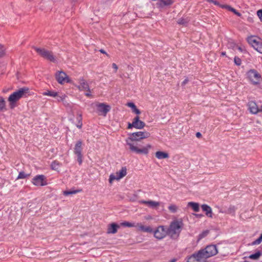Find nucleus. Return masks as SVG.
<instances>
[{"label": "nucleus", "mask_w": 262, "mask_h": 262, "mask_svg": "<svg viewBox=\"0 0 262 262\" xmlns=\"http://www.w3.org/2000/svg\"><path fill=\"white\" fill-rule=\"evenodd\" d=\"M128 136L129 137L126 139L125 141L132 151L138 154L147 155L148 153L149 149L151 147L150 144H147L146 146L140 148L135 142L148 138L150 136L149 133L140 131L130 134Z\"/></svg>", "instance_id": "obj_1"}, {"label": "nucleus", "mask_w": 262, "mask_h": 262, "mask_svg": "<svg viewBox=\"0 0 262 262\" xmlns=\"http://www.w3.org/2000/svg\"><path fill=\"white\" fill-rule=\"evenodd\" d=\"M183 226L181 219L173 220L167 228L168 235L172 239H177L180 236Z\"/></svg>", "instance_id": "obj_2"}, {"label": "nucleus", "mask_w": 262, "mask_h": 262, "mask_svg": "<svg viewBox=\"0 0 262 262\" xmlns=\"http://www.w3.org/2000/svg\"><path fill=\"white\" fill-rule=\"evenodd\" d=\"M29 92V89L25 86L19 89L11 94L8 99L10 108H14L16 106V102L20 99L27 97Z\"/></svg>", "instance_id": "obj_3"}, {"label": "nucleus", "mask_w": 262, "mask_h": 262, "mask_svg": "<svg viewBox=\"0 0 262 262\" xmlns=\"http://www.w3.org/2000/svg\"><path fill=\"white\" fill-rule=\"evenodd\" d=\"M199 251L201 253V256L204 260L208 257L216 255L217 253L216 247L214 245H208L204 249H201Z\"/></svg>", "instance_id": "obj_4"}, {"label": "nucleus", "mask_w": 262, "mask_h": 262, "mask_svg": "<svg viewBox=\"0 0 262 262\" xmlns=\"http://www.w3.org/2000/svg\"><path fill=\"white\" fill-rule=\"evenodd\" d=\"M33 48L42 57L49 60L52 62H56V60L52 51H48L45 49H41L36 47H33Z\"/></svg>", "instance_id": "obj_5"}, {"label": "nucleus", "mask_w": 262, "mask_h": 262, "mask_svg": "<svg viewBox=\"0 0 262 262\" xmlns=\"http://www.w3.org/2000/svg\"><path fill=\"white\" fill-rule=\"evenodd\" d=\"M248 43L258 52L262 54V40L255 36H251L247 38Z\"/></svg>", "instance_id": "obj_6"}, {"label": "nucleus", "mask_w": 262, "mask_h": 262, "mask_svg": "<svg viewBox=\"0 0 262 262\" xmlns=\"http://www.w3.org/2000/svg\"><path fill=\"white\" fill-rule=\"evenodd\" d=\"M247 78L254 85L259 84L261 80L260 74L254 69L249 70L246 73Z\"/></svg>", "instance_id": "obj_7"}, {"label": "nucleus", "mask_w": 262, "mask_h": 262, "mask_svg": "<svg viewBox=\"0 0 262 262\" xmlns=\"http://www.w3.org/2000/svg\"><path fill=\"white\" fill-rule=\"evenodd\" d=\"M82 141L81 140H78L74 148V153L77 156V161L79 165H81L82 162L83 155L82 151L83 149Z\"/></svg>", "instance_id": "obj_8"}, {"label": "nucleus", "mask_w": 262, "mask_h": 262, "mask_svg": "<svg viewBox=\"0 0 262 262\" xmlns=\"http://www.w3.org/2000/svg\"><path fill=\"white\" fill-rule=\"evenodd\" d=\"M168 229L164 226H159L154 231L155 237L159 239H161L168 235Z\"/></svg>", "instance_id": "obj_9"}, {"label": "nucleus", "mask_w": 262, "mask_h": 262, "mask_svg": "<svg viewBox=\"0 0 262 262\" xmlns=\"http://www.w3.org/2000/svg\"><path fill=\"white\" fill-rule=\"evenodd\" d=\"M97 110L99 115L106 116L107 113L110 111V105L104 103H99L96 104Z\"/></svg>", "instance_id": "obj_10"}, {"label": "nucleus", "mask_w": 262, "mask_h": 262, "mask_svg": "<svg viewBox=\"0 0 262 262\" xmlns=\"http://www.w3.org/2000/svg\"><path fill=\"white\" fill-rule=\"evenodd\" d=\"M46 180V178L44 175H37L33 178L32 182L34 185L42 186L47 184Z\"/></svg>", "instance_id": "obj_11"}, {"label": "nucleus", "mask_w": 262, "mask_h": 262, "mask_svg": "<svg viewBox=\"0 0 262 262\" xmlns=\"http://www.w3.org/2000/svg\"><path fill=\"white\" fill-rule=\"evenodd\" d=\"M126 167H122L121 169L119 171L116 172V175H114L112 174L110 176L109 178V182L112 183L113 181L115 180H119L126 174Z\"/></svg>", "instance_id": "obj_12"}, {"label": "nucleus", "mask_w": 262, "mask_h": 262, "mask_svg": "<svg viewBox=\"0 0 262 262\" xmlns=\"http://www.w3.org/2000/svg\"><path fill=\"white\" fill-rule=\"evenodd\" d=\"M56 79L58 83L62 84L64 82L70 83V79L66 73L63 71H58L56 73Z\"/></svg>", "instance_id": "obj_13"}, {"label": "nucleus", "mask_w": 262, "mask_h": 262, "mask_svg": "<svg viewBox=\"0 0 262 262\" xmlns=\"http://www.w3.org/2000/svg\"><path fill=\"white\" fill-rule=\"evenodd\" d=\"M187 262H204V260L201 256V253L199 251L188 257Z\"/></svg>", "instance_id": "obj_14"}, {"label": "nucleus", "mask_w": 262, "mask_h": 262, "mask_svg": "<svg viewBox=\"0 0 262 262\" xmlns=\"http://www.w3.org/2000/svg\"><path fill=\"white\" fill-rule=\"evenodd\" d=\"M248 106L249 110L252 114H256L258 112H262V111H260L261 107L260 108H258L257 104L255 101H249L248 102Z\"/></svg>", "instance_id": "obj_15"}, {"label": "nucleus", "mask_w": 262, "mask_h": 262, "mask_svg": "<svg viewBox=\"0 0 262 262\" xmlns=\"http://www.w3.org/2000/svg\"><path fill=\"white\" fill-rule=\"evenodd\" d=\"M133 121L135 125V128L136 129H141L143 128L145 126V123L143 121L140 120L139 116H136L133 119Z\"/></svg>", "instance_id": "obj_16"}, {"label": "nucleus", "mask_w": 262, "mask_h": 262, "mask_svg": "<svg viewBox=\"0 0 262 262\" xmlns=\"http://www.w3.org/2000/svg\"><path fill=\"white\" fill-rule=\"evenodd\" d=\"M119 227L117 224L113 223L108 225L107 233L115 234L117 232V229Z\"/></svg>", "instance_id": "obj_17"}, {"label": "nucleus", "mask_w": 262, "mask_h": 262, "mask_svg": "<svg viewBox=\"0 0 262 262\" xmlns=\"http://www.w3.org/2000/svg\"><path fill=\"white\" fill-rule=\"evenodd\" d=\"M78 88L80 91H89L90 87L88 83L83 79H81Z\"/></svg>", "instance_id": "obj_18"}, {"label": "nucleus", "mask_w": 262, "mask_h": 262, "mask_svg": "<svg viewBox=\"0 0 262 262\" xmlns=\"http://www.w3.org/2000/svg\"><path fill=\"white\" fill-rule=\"evenodd\" d=\"M203 211L205 212L206 215L209 217H212V212L211 208L207 204H203L201 206Z\"/></svg>", "instance_id": "obj_19"}, {"label": "nucleus", "mask_w": 262, "mask_h": 262, "mask_svg": "<svg viewBox=\"0 0 262 262\" xmlns=\"http://www.w3.org/2000/svg\"><path fill=\"white\" fill-rule=\"evenodd\" d=\"M190 21V19L188 17H183L180 18L177 20V23L183 26H186Z\"/></svg>", "instance_id": "obj_20"}, {"label": "nucleus", "mask_w": 262, "mask_h": 262, "mask_svg": "<svg viewBox=\"0 0 262 262\" xmlns=\"http://www.w3.org/2000/svg\"><path fill=\"white\" fill-rule=\"evenodd\" d=\"M187 206L191 207L195 212H198L200 210V205L198 203L190 202L188 203Z\"/></svg>", "instance_id": "obj_21"}, {"label": "nucleus", "mask_w": 262, "mask_h": 262, "mask_svg": "<svg viewBox=\"0 0 262 262\" xmlns=\"http://www.w3.org/2000/svg\"><path fill=\"white\" fill-rule=\"evenodd\" d=\"M156 157L159 159H163L168 158L169 155L167 152L158 151L156 152Z\"/></svg>", "instance_id": "obj_22"}, {"label": "nucleus", "mask_w": 262, "mask_h": 262, "mask_svg": "<svg viewBox=\"0 0 262 262\" xmlns=\"http://www.w3.org/2000/svg\"><path fill=\"white\" fill-rule=\"evenodd\" d=\"M223 6V9H226L232 12L233 13H234L235 15H236L238 16H241V13L238 12L236 10H235L234 8L231 7L229 5H224Z\"/></svg>", "instance_id": "obj_23"}, {"label": "nucleus", "mask_w": 262, "mask_h": 262, "mask_svg": "<svg viewBox=\"0 0 262 262\" xmlns=\"http://www.w3.org/2000/svg\"><path fill=\"white\" fill-rule=\"evenodd\" d=\"M127 105L132 108L133 112L137 115H139L141 113L140 111L138 109L135 104L133 102H129L127 103Z\"/></svg>", "instance_id": "obj_24"}, {"label": "nucleus", "mask_w": 262, "mask_h": 262, "mask_svg": "<svg viewBox=\"0 0 262 262\" xmlns=\"http://www.w3.org/2000/svg\"><path fill=\"white\" fill-rule=\"evenodd\" d=\"M174 2V0H161L160 5L161 7L170 6Z\"/></svg>", "instance_id": "obj_25"}, {"label": "nucleus", "mask_w": 262, "mask_h": 262, "mask_svg": "<svg viewBox=\"0 0 262 262\" xmlns=\"http://www.w3.org/2000/svg\"><path fill=\"white\" fill-rule=\"evenodd\" d=\"M261 255V252L260 251H258L254 254H251L248 256L250 259L257 260Z\"/></svg>", "instance_id": "obj_26"}, {"label": "nucleus", "mask_w": 262, "mask_h": 262, "mask_svg": "<svg viewBox=\"0 0 262 262\" xmlns=\"http://www.w3.org/2000/svg\"><path fill=\"white\" fill-rule=\"evenodd\" d=\"M60 165L61 164L57 160H54L52 162L51 167L53 170H57Z\"/></svg>", "instance_id": "obj_27"}, {"label": "nucleus", "mask_w": 262, "mask_h": 262, "mask_svg": "<svg viewBox=\"0 0 262 262\" xmlns=\"http://www.w3.org/2000/svg\"><path fill=\"white\" fill-rule=\"evenodd\" d=\"M42 94L43 95L49 96L53 97L57 96V92L51 91H47L44 92Z\"/></svg>", "instance_id": "obj_28"}, {"label": "nucleus", "mask_w": 262, "mask_h": 262, "mask_svg": "<svg viewBox=\"0 0 262 262\" xmlns=\"http://www.w3.org/2000/svg\"><path fill=\"white\" fill-rule=\"evenodd\" d=\"M120 225L123 227H136V224L134 223H130L128 222H124L120 224Z\"/></svg>", "instance_id": "obj_29"}, {"label": "nucleus", "mask_w": 262, "mask_h": 262, "mask_svg": "<svg viewBox=\"0 0 262 262\" xmlns=\"http://www.w3.org/2000/svg\"><path fill=\"white\" fill-rule=\"evenodd\" d=\"M80 190H66L63 191V194L64 195H69L71 194H76L77 192H79Z\"/></svg>", "instance_id": "obj_30"}, {"label": "nucleus", "mask_w": 262, "mask_h": 262, "mask_svg": "<svg viewBox=\"0 0 262 262\" xmlns=\"http://www.w3.org/2000/svg\"><path fill=\"white\" fill-rule=\"evenodd\" d=\"M169 210L172 213H176L178 210V207L174 204H171L168 207Z\"/></svg>", "instance_id": "obj_31"}, {"label": "nucleus", "mask_w": 262, "mask_h": 262, "mask_svg": "<svg viewBox=\"0 0 262 262\" xmlns=\"http://www.w3.org/2000/svg\"><path fill=\"white\" fill-rule=\"evenodd\" d=\"M30 174H26L24 171H20L19 172L18 176H17V179H25L28 176H29Z\"/></svg>", "instance_id": "obj_32"}, {"label": "nucleus", "mask_w": 262, "mask_h": 262, "mask_svg": "<svg viewBox=\"0 0 262 262\" xmlns=\"http://www.w3.org/2000/svg\"><path fill=\"white\" fill-rule=\"evenodd\" d=\"M227 47L229 49L235 50L237 47V45L233 41H229L227 44Z\"/></svg>", "instance_id": "obj_33"}, {"label": "nucleus", "mask_w": 262, "mask_h": 262, "mask_svg": "<svg viewBox=\"0 0 262 262\" xmlns=\"http://www.w3.org/2000/svg\"><path fill=\"white\" fill-rule=\"evenodd\" d=\"M159 205H160L159 202H155V201L151 200V202L149 203V205L148 206V207L152 208H155L159 206Z\"/></svg>", "instance_id": "obj_34"}, {"label": "nucleus", "mask_w": 262, "mask_h": 262, "mask_svg": "<svg viewBox=\"0 0 262 262\" xmlns=\"http://www.w3.org/2000/svg\"><path fill=\"white\" fill-rule=\"evenodd\" d=\"M262 242V233L260 236L252 243V245H258Z\"/></svg>", "instance_id": "obj_35"}, {"label": "nucleus", "mask_w": 262, "mask_h": 262, "mask_svg": "<svg viewBox=\"0 0 262 262\" xmlns=\"http://www.w3.org/2000/svg\"><path fill=\"white\" fill-rule=\"evenodd\" d=\"M5 107V101L2 97H0V111L3 110Z\"/></svg>", "instance_id": "obj_36"}, {"label": "nucleus", "mask_w": 262, "mask_h": 262, "mask_svg": "<svg viewBox=\"0 0 262 262\" xmlns=\"http://www.w3.org/2000/svg\"><path fill=\"white\" fill-rule=\"evenodd\" d=\"M206 1H207V2H208L209 3H212L215 5L218 6L222 8H223V6L224 5H222V4H220V3L216 0H206Z\"/></svg>", "instance_id": "obj_37"}, {"label": "nucleus", "mask_w": 262, "mask_h": 262, "mask_svg": "<svg viewBox=\"0 0 262 262\" xmlns=\"http://www.w3.org/2000/svg\"><path fill=\"white\" fill-rule=\"evenodd\" d=\"M208 233H209V230L204 231L201 234H199V238L202 239V238L206 237L208 235Z\"/></svg>", "instance_id": "obj_38"}, {"label": "nucleus", "mask_w": 262, "mask_h": 262, "mask_svg": "<svg viewBox=\"0 0 262 262\" xmlns=\"http://www.w3.org/2000/svg\"><path fill=\"white\" fill-rule=\"evenodd\" d=\"M234 62L237 66H240L242 64V60L241 58L237 56H235L234 58Z\"/></svg>", "instance_id": "obj_39"}, {"label": "nucleus", "mask_w": 262, "mask_h": 262, "mask_svg": "<svg viewBox=\"0 0 262 262\" xmlns=\"http://www.w3.org/2000/svg\"><path fill=\"white\" fill-rule=\"evenodd\" d=\"M146 227V226H145L142 225L141 223H137L136 224V227H138L139 230H140V231H142L143 232H145Z\"/></svg>", "instance_id": "obj_40"}, {"label": "nucleus", "mask_w": 262, "mask_h": 262, "mask_svg": "<svg viewBox=\"0 0 262 262\" xmlns=\"http://www.w3.org/2000/svg\"><path fill=\"white\" fill-rule=\"evenodd\" d=\"M57 100L58 101H63L65 98H66V95H62L61 96H58V95L57 94Z\"/></svg>", "instance_id": "obj_41"}, {"label": "nucleus", "mask_w": 262, "mask_h": 262, "mask_svg": "<svg viewBox=\"0 0 262 262\" xmlns=\"http://www.w3.org/2000/svg\"><path fill=\"white\" fill-rule=\"evenodd\" d=\"M235 211V207L234 206H230L228 209V212L229 213H234Z\"/></svg>", "instance_id": "obj_42"}, {"label": "nucleus", "mask_w": 262, "mask_h": 262, "mask_svg": "<svg viewBox=\"0 0 262 262\" xmlns=\"http://www.w3.org/2000/svg\"><path fill=\"white\" fill-rule=\"evenodd\" d=\"M257 15L258 16L260 20L262 21V9L258 10L257 11Z\"/></svg>", "instance_id": "obj_43"}, {"label": "nucleus", "mask_w": 262, "mask_h": 262, "mask_svg": "<svg viewBox=\"0 0 262 262\" xmlns=\"http://www.w3.org/2000/svg\"><path fill=\"white\" fill-rule=\"evenodd\" d=\"M4 54V47L2 45H0V58L2 57Z\"/></svg>", "instance_id": "obj_44"}, {"label": "nucleus", "mask_w": 262, "mask_h": 262, "mask_svg": "<svg viewBox=\"0 0 262 262\" xmlns=\"http://www.w3.org/2000/svg\"><path fill=\"white\" fill-rule=\"evenodd\" d=\"M151 202V200L149 201H144V200H141L139 201V203L140 204H143L147 205L148 206L149 205V203Z\"/></svg>", "instance_id": "obj_45"}, {"label": "nucleus", "mask_w": 262, "mask_h": 262, "mask_svg": "<svg viewBox=\"0 0 262 262\" xmlns=\"http://www.w3.org/2000/svg\"><path fill=\"white\" fill-rule=\"evenodd\" d=\"M145 232L151 233L153 232L152 229L150 226H146L145 230Z\"/></svg>", "instance_id": "obj_46"}, {"label": "nucleus", "mask_w": 262, "mask_h": 262, "mask_svg": "<svg viewBox=\"0 0 262 262\" xmlns=\"http://www.w3.org/2000/svg\"><path fill=\"white\" fill-rule=\"evenodd\" d=\"M236 49L239 50L241 52H244L246 51V50L244 47H242L241 46H237Z\"/></svg>", "instance_id": "obj_47"}, {"label": "nucleus", "mask_w": 262, "mask_h": 262, "mask_svg": "<svg viewBox=\"0 0 262 262\" xmlns=\"http://www.w3.org/2000/svg\"><path fill=\"white\" fill-rule=\"evenodd\" d=\"M133 127L135 128V125H134V123L133 121L132 123H129V122L128 123L127 128L128 129H131Z\"/></svg>", "instance_id": "obj_48"}, {"label": "nucleus", "mask_w": 262, "mask_h": 262, "mask_svg": "<svg viewBox=\"0 0 262 262\" xmlns=\"http://www.w3.org/2000/svg\"><path fill=\"white\" fill-rule=\"evenodd\" d=\"M112 67H113V68H114L115 70V72L116 73L117 72V70H118V66H117V65L116 63H113L112 64Z\"/></svg>", "instance_id": "obj_49"}, {"label": "nucleus", "mask_w": 262, "mask_h": 262, "mask_svg": "<svg viewBox=\"0 0 262 262\" xmlns=\"http://www.w3.org/2000/svg\"><path fill=\"white\" fill-rule=\"evenodd\" d=\"M85 95L89 97L91 96V90L90 89H89V91H86V92L85 93Z\"/></svg>", "instance_id": "obj_50"}, {"label": "nucleus", "mask_w": 262, "mask_h": 262, "mask_svg": "<svg viewBox=\"0 0 262 262\" xmlns=\"http://www.w3.org/2000/svg\"><path fill=\"white\" fill-rule=\"evenodd\" d=\"M188 82V78H186L182 82V85H185Z\"/></svg>", "instance_id": "obj_51"}, {"label": "nucleus", "mask_w": 262, "mask_h": 262, "mask_svg": "<svg viewBox=\"0 0 262 262\" xmlns=\"http://www.w3.org/2000/svg\"><path fill=\"white\" fill-rule=\"evenodd\" d=\"M82 121H79L77 125V127L79 128H81L82 127Z\"/></svg>", "instance_id": "obj_52"}, {"label": "nucleus", "mask_w": 262, "mask_h": 262, "mask_svg": "<svg viewBox=\"0 0 262 262\" xmlns=\"http://www.w3.org/2000/svg\"><path fill=\"white\" fill-rule=\"evenodd\" d=\"M78 121H82V115L81 114L79 115L77 118Z\"/></svg>", "instance_id": "obj_53"}, {"label": "nucleus", "mask_w": 262, "mask_h": 262, "mask_svg": "<svg viewBox=\"0 0 262 262\" xmlns=\"http://www.w3.org/2000/svg\"><path fill=\"white\" fill-rule=\"evenodd\" d=\"M196 137L198 138H200L202 137V134L200 132H197L196 133Z\"/></svg>", "instance_id": "obj_54"}, {"label": "nucleus", "mask_w": 262, "mask_h": 262, "mask_svg": "<svg viewBox=\"0 0 262 262\" xmlns=\"http://www.w3.org/2000/svg\"><path fill=\"white\" fill-rule=\"evenodd\" d=\"M99 51L103 54H106L107 56H108V55L106 53V52L103 50V49H100Z\"/></svg>", "instance_id": "obj_55"}, {"label": "nucleus", "mask_w": 262, "mask_h": 262, "mask_svg": "<svg viewBox=\"0 0 262 262\" xmlns=\"http://www.w3.org/2000/svg\"><path fill=\"white\" fill-rule=\"evenodd\" d=\"M194 215L195 216H196V217H202L203 216V215L201 214H194Z\"/></svg>", "instance_id": "obj_56"}, {"label": "nucleus", "mask_w": 262, "mask_h": 262, "mask_svg": "<svg viewBox=\"0 0 262 262\" xmlns=\"http://www.w3.org/2000/svg\"><path fill=\"white\" fill-rule=\"evenodd\" d=\"M176 261H177L176 258H173V259H171L169 262H176Z\"/></svg>", "instance_id": "obj_57"}, {"label": "nucleus", "mask_w": 262, "mask_h": 262, "mask_svg": "<svg viewBox=\"0 0 262 262\" xmlns=\"http://www.w3.org/2000/svg\"><path fill=\"white\" fill-rule=\"evenodd\" d=\"M221 55H222V56H225V55H226V52H222L221 53Z\"/></svg>", "instance_id": "obj_58"}]
</instances>
